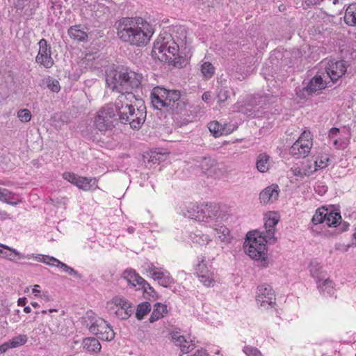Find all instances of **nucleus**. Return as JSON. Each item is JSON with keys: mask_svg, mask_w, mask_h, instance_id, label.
I'll list each match as a JSON object with an SVG mask.
<instances>
[{"mask_svg": "<svg viewBox=\"0 0 356 356\" xmlns=\"http://www.w3.org/2000/svg\"><path fill=\"white\" fill-rule=\"evenodd\" d=\"M312 221L314 225L325 223L328 227H338V233L346 231L350 225L349 223L341 221L339 212L328 209L324 207L316 210Z\"/></svg>", "mask_w": 356, "mask_h": 356, "instance_id": "423d86ee", "label": "nucleus"}, {"mask_svg": "<svg viewBox=\"0 0 356 356\" xmlns=\"http://www.w3.org/2000/svg\"><path fill=\"white\" fill-rule=\"evenodd\" d=\"M59 268L62 269L63 272L67 273L76 278L81 279L82 277V275L76 270L63 262L59 263Z\"/></svg>", "mask_w": 356, "mask_h": 356, "instance_id": "4c0bfd02", "label": "nucleus"}, {"mask_svg": "<svg viewBox=\"0 0 356 356\" xmlns=\"http://www.w3.org/2000/svg\"><path fill=\"white\" fill-rule=\"evenodd\" d=\"M270 156L266 154H260L257 159L256 166L261 172H265L268 170Z\"/></svg>", "mask_w": 356, "mask_h": 356, "instance_id": "bb28decb", "label": "nucleus"}, {"mask_svg": "<svg viewBox=\"0 0 356 356\" xmlns=\"http://www.w3.org/2000/svg\"><path fill=\"white\" fill-rule=\"evenodd\" d=\"M204 259H205L204 257H202V260L200 261V263L197 266L196 270H197V273L198 275L200 274L209 273V270L208 266L206 265V264L204 263Z\"/></svg>", "mask_w": 356, "mask_h": 356, "instance_id": "de8ad7c7", "label": "nucleus"}, {"mask_svg": "<svg viewBox=\"0 0 356 356\" xmlns=\"http://www.w3.org/2000/svg\"><path fill=\"white\" fill-rule=\"evenodd\" d=\"M215 68L209 62H204L201 66V72L207 79H211L214 74Z\"/></svg>", "mask_w": 356, "mask_h": 356, "instance_id": "e433bc0d", "label": "nucleus"}, {"mask_svg": "<svg viewBox=\"0 0 356 356\" xmlns=\"http://www.w3.org/2000/svg\"><path fill=\"white\" fill-rule=\"evenodd\" d=\"M214 231L218 234V238L223 243H228L231 240L229 230L224 225L218 226L214 228Z\"/></svg>", "mask_w": 356, "mask_h": 356, "instance_id": "c85d7f7f", "label": "nucleus"}, {"mask_svg": "<svg viewBox=\"0 0 356 356\" xmlns=\"http://www.w3.org/2000/svg\"><path fill=\"white\" fill-rule=\"evenodd\" d=\"M344 21L348 26L356 27V3L348 6L345 12Z\"/></svg>", "mask_w": 356, "mask_h": 356, "instance_id": "5701e85b", "label": "nucleus"}, {"mask_svg": "<svg viewBox=\"0 0 356 356\" xmlns=\"http://www.w3.org/2000/svg\"><path fill=\"white\" fill-rule=\"evenodd\" d=\"M198 277H199L200 282L207 286H209L211 282L213 281L209 273L200 274L198 275Z\"/></svg>", "mask_w": 356, "mask_h": 356, "instance_id": "5fc2aeb1", "label": "nucleus"}, {"mask_svg": "<svg viewBox=\"0 0 356 356\" xmlns=\"http://www.w3.org/2000/svg\"><path fill=\"white\" fill-rule=\"evenodd\" d=\"M132 314L133 311L127 309H125V311H124L120 309H118L115 312V316L122 320H126L129 318Z\"/></svg>", "mask_w": 356, "mask_h": 356, "instance_id": "49530a36", "label": "nucleus"}, {"mask_svg": "<svg viewBox=\"0 0 356 356\" xmlns=\"http://www.w3.org/2000/svg\"><path fill=\"white\" fill-rule=\"evenodd\" d=\"M190 237L194 243H197L200 245H205L211 241L208 235L200 232L191 234Z\"/></svg>", "mask_w": 356, "mask_h": 356, "instance_id": "2f4dec72", "label": "nucleus"}, {"mask_svg": "<svg viewBox=\"0 0 356 356\" xmlns=\"http://www.w3.org/2000/svg\"><path fill=\"white\" fill-rule=\"evenodd\" d=\"M310 136V132H306V131H304L301 136L298 138V139H300L302 138V143L305 140H310L309 139H308V137H309Z\"/></svg>", "mask_w": 356, "mask_h": 356, "instance_id": "052dcab7", "label": "nucleus"}, {"mask_svg": "<svg viewBox=\"0 0 356 356\" xmlns=\"http://www.w3.org/2000/svg\"><path fill=\"white\" fill-rule=\"evenodd\" d=\"M202 214L204 219L201 221L209 222L211 220H217L221 218V212L220 207L216 204H210L202 205L200 214Z\"/></svg>", "mask_w": 356, "mask_h": 356, "instance_id": "2eb2a0df", "label": "nucleus"}, {"mask_svg": "<svg viewBox=\"0 0 356 356\" xmlns=\"http://www.w3.org/2000/svg\"><path fill=\"white\" fill-rule=\"evenodd\" d=\"M216 165V160L210 156H203L200 161V168L202 171L209 175H211L215 172Z\"/></svg>", "mask_w": 356, "mask_h": 356, "instance_id": "aec40b11", "label": "nucleus"}, {"mask_svg": "<svg viewBox=\"0 0 356 356\" xmlns=\"http://www.w3.org/2000/svg\"><path fill=\"white\" fill-rule=\"evenodd\" d=\"M113 303L118 309L125 311V309L133 311V304L127 299L121 297H115L112 299Z\"/></svg>", "mask_w": 356, "mask_h": 356, "instance_id": "7c9ffc66", "label": "nucleus"}, {"mask_svg": "<svg viewBox=\"0 0 356 356\" xmlns=\"http://www.w3.org/2000/svg\"><path fill=\"white\" fill-rule=\"evenodd\" d=\"M151 311V305L149 302H143L138 305L136 317L138 320H143L144 316Z\"/></svg>", "mask_w": 356, "mask_h": 356, "instance_id": "c756f323", "label": "nucleus"}, {"mask_svg": "<svg viewBox=\"0 0 356 356\" xmlns=\"http://www.w3.org/2000/svg\"><path fill=\"white\" fill-rule=\"evenodd\" d=\"M47 88L52 92H58L60 89V84H59V82L56 80V79H54L51 77H49L47 79Z\"/></svg>", "mask_w": 356, "mask_h": 356, "instance_id": "79ce46f5", "label": "nucleus"}, {"mask_svg": "<svg viewBox=\"0 0 356 356\" xmlns=\"http://www.w3.org/2000/svg\"><path fill=\"white\" fill-rule=\"evenodd\" d=\"M177 346L181 347V350L184 353H188L190 352L189 347H186V343H187L186 339L184 336H180L177 337V339L174 341Z\"/></svg>", "mask_w": 356, "mask_h": 356, "instance_id": "a19ab883", "label": "nucleus"}, {"mask_svg": "<svg viewBox=\"0 0 356 356\" xmlns=\"http://www.w3.org/2000/svg\"><path fill=\"white\" fill-rule=\"evenodd\" d=\"M154 49H156V46L154 47ZM159 53H161V57L159 58L161 61L172 64L177 66L179 63L180 57L178 55L179 47L175 42L168 44V43H162L158 47Z\"/></svg>", "mask_w": 356, "mask_h": 356, "instance_id": "1a4fd4ad", "label": "nucleus"}, {"mask_svg": "<svg viewBox=\"0 0 356 356\" xmlns=\"http://www.w3.org/2000/svg\"><path fill=\"white\" fill-rule=\"evenodd\" d=\"M0 247L4 250H6V251H4L1 249V252L0 254L1 257L8 259L11 261L16 262L17 259L30 258V255L25 256L24 254H21L17 250L10 248L8 245L0 243Z\"/></svg>", "mask_w": 356, "mask_h": 356, "instance_id": "f3484780", "label": "nucleus"}, {"mask_svg": "<svg viewBox=\"0 0 356 356\" xmlns=\"http://www.w3.org/2000/svg\"><path fill=\"white\" fill-rule=\"evenodd\" d=\"M168 92L169 90L164 88L160 86L154 88L151 94L152 104L154 107L157 109H162L163 103H164L165 99L167 98L166 95Z\"/></svg>", "mask_w": 356, "mask_h": 356, "instance_id": "dca6fc26", "label": "nucleus"}, {"mask_svg": "<svg viewBox=\"0 0 356 356\" xmlns=\"http://www.w3.org/2000/svg\"><path fill=\"white\" fill-rule=\"evenodd\" d=\"M60 321L57 318L52 319L51 322L48 323L49 330L51 334L58 332L59 331Z\"/></svg>", "mask_w": 356, "mask_h": 356, "instance_id": "603ef678", "label": "nucleus"}, {"mask_svg": "<svg viewBox=\"0 0 356 356\" xmlns=\"http://www.w3.org/2000/svg\"><path fill=\"white\" fill-rule=\"evenodd\" d=\"M152 277L154 280H157L159 284L163 287H168L170 284L174 283L173 278L170 275L168 272L154 271L152 274Z\"/></svg>", "mask_w": 356, "mask_h": 356, "instance_id": "412c9836", "label": "nucleus"}, {"mask_svg": "<svg viewBox=\"0 0 356 356\" xmlns=\"http://www.w3.org/2000/svg\"><path fill=\"white\" fill-rule=\"evenodd\" d=\"M307 6H314L321 3L323 0H304Z\"/></svg>", "mask_w": 356, "mask_h": 356, "instance_id": "bf43d9fd", "label": "nucleus"}, {"mask_svg": "<svg viewBox=\"0 0 356 356\" xmlns=\"http://www.w3.org/2000/svg\"><path fill=\"white\" fill-rule=\"evenodd\" d=\"M302 141V138L298 139L289 149L290 154L295 159L305 158L310 152L312 146V140H305L303 143Z\"/></svg>", "mask_w": 356, "mask_h": 356, "instance_id": "ddd939ff", "label": "nucleus"}, {"mask_svg": "<svg viewBox=\"0 0 356 356\" xmlns=\"http://www.w3.org/2000/svg\"><path fill=\"white\" fill-rule=\"evenodd\" d=\"M123 277L133 286L138 285L142 287L146 281L132 269L125 270L123 272Z\"/></svg>", "mask_w": 356, "mask_h": 356, "instance_id": "6ab92c4d", "label": "nucleus"}, {"mask_svg": "<svg viewBox=\"0 0 356 356\" xmlns=\"http://www.w3.org/2000/svg\"><path fill=\"white\" fill-rule=\"evenodd\" d=\"M24 312L25 313L29 314V313H30L31 312V307L29 306H26V307H24Z\"/></svg>", "mask_w": 356, "mask_h": 356, "instance_id": "774afa93", "label": "nucleus"}, {"mask_svg": "<svg viewBox=\"0 0 356 356\" xmlns=\"http://www.w3.org/2000/svg\"><path fill=\"white\" fill-rule=\"evenodd\" d=\"M119 110V103L109 104L99 109L95 120L96 129L106 132L118 125L120 122Z\"/></svg>", "mask_w": 356, "mask_h": 356, "instance_id": "39448f33", "label": "nucleus"}, {"mask_svg": "<svg viewBox=\"0 0 356 356\" xmlns=\"http://www.w3.org/2000/svg\"><path fill=\"white\" fill-rule=\"evenodd\" d=\"M202 210V205L200 207L193 203H190L187 207V213L185 215L189 218L194 219L195 220L201 221L204 219L202 214H200Z\"/></svg>", "mask_w": 356, "mask_h": 356, "instance_id": "393cba45", "label": "nucleus"}, {"mask_svg": "<svg viewBox=\"0 0 356 356\" xmlns=\"http://www.w3.org/2000/svg\"><path fill=\"white\" fill-rule=\"evenodd\" d=\"M229 97V91L225 88H220L218 90L217 98L218 102H224Z\"/></svg>", "mask_w": 356, "mask_h": 356, "instance_id": "a18cd8bd", "label": "nucleus"}, {"mask_svg": "<svg viewBox=\"0 0 356 356\" xmlns=\"http://www.w3.org/2000/svg\"><path fill=\"white\" fill-rule=\"evenodd\" d=\"M339 133V129L338 128H336V127L332 128L329 131V137L330 138H334Z\"/></svg>", "mask_w": 356, "mask_h": 356, "instance_id": "13d9d810", "label": "nucleus"}, {"mask_svg": "<svg viewBox=\"0 0 356 356\" xmlns=\"http://www.w3.org/2000/svg\"><path fill=\"white\" fill-rule=\"evenodd\" d=\"M243 351L247 356H262L260 350L255 347L246 346L243 348Z\"/></svg>", "mask_w": 356, "mask_h": 356, "instance_id": "c03bdc74", "label": "nucleus"}, {"mask_svg": "<svg viewBox=\"0 0 356 356\" xmlns=\"http://www.w3.org/2000/svg\"><path fill=\"white\" fill-rule=\"evenodd\" d=\"M163 155L156 152H147L143 155L144 162L148 163H152L153 164L159 163L162 159Z\"/></svg>", "mask_w": 356, "mask_h": 356, "instance_id": "72a5a7b5", "label": "nucleus"}, {"mask_svg": "<svg viewBox=\"0 0 356 356\" xmlns=\"http://www.w3.org/2000/svg\"><path fill=\"white\" fill-rule=\"evenodd\" d=\"M46 256H47V255H44V257H42V262L45 263V264H48V265H54V264H51V263L49 262V261H48V259H44V258H46Z\"/></svg>", "mask_w": 356, "mask_h": 356, "instance_id": "338daca9", "label": "nucleus"}, {"mask_svg": "<svg viewBox=\"0 0 356 356\" xmlns=\"http://www.w3.org/2000/svg\"><path fill=\"white\" fill-rule=\"evenodd\" d=\"M96 184L95 179H88L87 177H79L76 185L79 188L84 191H89Z\"/></svg>", "mask_w": 356, "mask_h": 356, "instance_id": "cd10ccee", "label": "nucleus"}, {"mask_svg": "<svg viewBox=\"0 0 356 356\" xmlns=\"http://www.w3.org/2000/svg\"><path fill=\"white\" fill-rule=\"evenodd\" d=\"M142 75L133 71H128L120 67L111 69L106 72V82L108 86L113 90H115L121 95L118 97L115 103L125 105L124 100L132 103V100L136 99L132 90L138 88L141 84Z\"/></svg>", "mask_w": 356, "mask_h": 356, "instance_id": "f257e3e1", "label": "nucleus"}, {"mask_svg": "<svg viewBox=\"0 0 356 356\" xmlns=\"http://www.w3.org/2000/svg\"><path fill=\"white\" fill-rule=\"evenodd\" d=\"M28 337L25 334H19L13 337L8 342H6L8 346V348H17L26 343Z\"/></svg>", "mask_w": 356, "mask_h": 356, "instance_id": "473e14b6", "label": "nucleus"}, {"mask_svg": "<svg viewBox=\"0 0 356 356\" xmlns=\"http://www.w3.org/2000/svg\"><path fill=\"white\" fill-rule=\"evenodd\" d=\"M171 334L173 341H175V339H177V337L181 336L179 332H172Z\"/></svg>", "mask_w": 356, "mask_h": 356, "instance_id": "69168bd1", "label": "nucleus"}, {"mask_svg": "<svg viewBox=\"0 0 356 356\" xmlns=\"http://www.w3.org/2000/svg\"><path fill=\"white\" fill-rule=\"evenodd\" d=\"M328 85V81L324 76V74H317L312 77L307 83V86H305L298 96L305 98L304 92H306L309 95H313L319 90L325 88Z\"/></svg>", "mask_w": 356, "mask_h": 356, "instance_id": "9d476101", "label": "nucleus"}, {"mask_svg": "<svg viewBox=\"0 0 356 356\" xmlns=\"http://www.w3.org/2000/svg\"><path fill=\"white\" fill-rule=\"evenodd\" d=\"M275 229H266L264 236L257 231L250 232L247 234L244 243L245 252L255 260H265L267 248L266 243L271 239L275 241Z\"/></svg>", "mask_w": 356, "mask_h": 356, "instance_id": "7ed1b4c3", "label": "nucleus"}, {"mask_svg": "<svg viewBox=\"0 0 356 356\" xmlns=\"http://www.w3.org/2000/svg\"><path fill=\"white\" fill-rule=\"evenodd\" d=\"M17 118L23 122H28L31 119V111L26 108L20 109L17 112Z\"/></svg>", "mask_w": 356, "mask_h": 356, "instance_id": "ea45409f", "label": "nucleus"}, {"mask_svg": "<svg viewBox=\"0 0 356 356\" xmlns=\"http://www.w3.org/2000/svg\"><path fill=\"white\" fill-rule=\"evenodd\" d=\"M167 306L166 305L161 304L160 302H157L154 305V308L153 312H152L149 321L150 323H154L157 320L160 319L163 316L164 313H167Z\"/></svg>", "mask_w": 356, "mask_h": 356, "instance_id": "b1692460", "label": "nucleus"}, {"mask_svg": "<svg viewBox=\"0 0 356 356\" xmlns=\"http://www.w3.org/2000/svg\"><path fill=\"white\" fill-rule=\"evenodd\" d=\"M140 289H143L144 293H147L149 297L154 299L158 298L159 296L156 291L147 281L145 282L144 284Z\"/></svg>", "mask_w": 356, "mask_h": 356, "instance_id": "58836bf2", "label": "nucleus"}, {"mask_svg": "<svg viewBox=\"0 0 356 356\" xmlns=\"http://www.w3.org/2000/svg\"><path fill=\"white\" fill-rule=\"evenodd\" d=\"M321 268L320 264L316 261H312L310 263L309 271L312 277H318V271Z\"/></svg>", "mask_w": 356, "mask_h": 356, "instance_id": "3c124183", "label": "nucleus"}, {"mask_svg": "<svg viewBox=\"0 0 356 356\" xmlns=\"http://www.w3.org/2000/svg\"><path fill=\"white\" fill-rule=\"evenodd\" d=\"M208 128L215 137L222 136L225 131V129L222 127V124L217 121L209 122Z\"/></svg>", "mask_w": 356, "mask_h": 356, "instance_id": "c9c22d12", "label": "nucleus"}, {"mask_svg": "<svg viewBox=\"0 0 356 356\" xmlns=\"http://www.w3.org/2000/svg\"><path fill=\"white\" fill-rule=\"evenodd\" d=\"M138 108L136 110L134 106L129 104L127 102L125 105L119 104L120 113L119 119L122 124H129L133 129H139L144 123L147 111L146 106L144 103L140 100L138 102Z\"/></svg>", "mask_w": 356, "mask_h": 356, "instance_id": "20e7f679", "label": "nucleus"}, {"mask_svg": "<svg viewBox=\"0 0 356 356\" xmlns=\"http://www.w3.org/2000/svg\"><path fill=\"white\" fill-rule=\"evenodd\" d=\"M10 194V193L6 188H0V200L5 201L9 203V200L8 199V196Z\"/></svg>", "mask_w": 356, "mask_h": 356, "instance_id": "6e6d98bb", "label": "nucleus"}, {"mask_svg": "<svg viewBox=\"0 0 356 356\" xmlns=\"http://www.w3.org/2000/svg\"><path fill=\"white\" fill-rule=\"evenodd\" d=\"M17 302H18L19 306L23 307L26 303V298H19Z\"/></svg>", "mask_w": 356, "mask_h": 356, "instance_id": "0e129e2a", "label": "nucleus"}, {"mask_svg": "<svg viewBox=\"0 0 356 356\" xmlns=\"http://www.w3.org/2000/svg\"><path fill=\"white\" fill-rule=\"evenodd\" d=\"M279 219L276 217V216H270L264 224L266 229H275V227L278 223Z\"/></svg>", "mask_w": 356, "mask_h": 356, "instance_id": "8fccbe9b", "label": "nucleus"}, {"mask_svg": "<svg viewBox=\"0 0 356 356\" xmlns=\"http://www.w3.org/2000/svg\"><path fill=\"white\" fill-rule=\"evenodd\" d=\"M45 259H48L51 264H54V266H56V267L59 268V263H62V261H59L56 258L51 256H46Z\"/></svg>", "mask_w": 356, "mask_h": 356, "instance_id": "4d7b16f0", "label": "nucleus"}, {"mask_svg": "<svg viewBox=\"0 0 356 356\" xmlns=\"http://www.w3.org/2000/svg\"><path fill=\"white\" fill-rule=\"evenodd\" d=\"M277 188V186L272 185L263 190L259 194L261 202L267 204L276 200L279 195Z\"/></svg>", "mask_w": 356, "mask_h": 356, "instance_id": "a211bd4d", "label": "nucleus"}, {"mask_svg": "<svg viewBox=\"0 0 356 356\" xmlns=\"http://www.w3.org/2000/svg\"><path fill=\"white\" fill-rule=\"evenodd\" d=\"M82 345L83 348L89 352H99L101 350V344L99 341L94 337L86 338L83 340Z\"/></svg>", "mask_w": 356, "mask_h": 356, "instance_id": "a878e982", "label": "nucleus"}, {"mask_svg": "<svg viewBox=\"0 0 356 356\" xmlns=\"http://www.w3.org/2000/svg\"><path fill=\"white\" fill-rule=\"evenodd\" d=\"M317 170V168H316L314 170H311L310 168L309 169L306 168H296L293 170V175L295 176L298 177H303V176H309L311 174H312L314 172H316Z\"/></svg>", "mask_w": 356, "mask_h": 356, "instance_id": "37998d69", "label": "nucleus"}, {"mask_svg": "<svg viewBox=\"0 0 356 356\" xmlns=\"http://www.w3.org/2000/svg\"><path fill=\"white\" fill-rule=\"evenodd\" d=\"M8 349L7 343H4L0 346V354L5 353Z\"/></svg>", "mask_w": 356, "mask_h": 356, "instance_id": "680f3d73", "label": "nucleus"}, {"mask_svg": "<svg viewBox=\"0 0 356 356\" xmlns=\"http://www.w3.org/2000/svg\"><path fill=\"white\" fill-rule=\"evenodd\" d=\"M163 103V109L172 115L181 114L186 111V102L181 98V93L177 90H169Z\"/></svg>", "mask_w": 356, "mask_h": 356, "instance_id": "6e6552de", "label": "nucleus"}, {"mask_svg": "<svg viewBox=\"0 0 356 356\" xmlns=\"http://www.w3.org/2000/svg\"><path fill=\"white\" fill-rule=\"evenodd\" d=\"M39 51L35 58V61L46 68H50L54 65V60L51 56V47L47 44L45 39L39 41Z\"/></svg>", "mask_w": 356, "mask_h": 356, "instance_id": "9b49d317", "label": "nucleus"}, {"mask_svg": "<svg viewBox=\"0 0 356 356\" xmlns=\"http://www.w3.org/2000/svg\"><path fill=\"white\" fill-rule=\"evenodd\" d=\"M329 161H330V159L327 156H322L319 161H318V160L314 161V165H315L314 169L316 168L317 170H318V169H322V168L327 167V162H329Z\"/></svg>", "mask_w": 356, "mask_h": 356, "instance_id": "09e8293b", "label": "nucleus"}, {"mask_svg": "<svg viewBox=\"0 0 356 356\" xmlns=\"http://www.w3.org/2000/svg\"><path fill=\"white\" fill-rule=\"evenodd\" d=\"M119 38L131 45L145 46L154 33L151 25L142 17H123L118 23Z\"/></svg>", "mask_w": 356, "mask_h": 356, "instance_id": "f03ea898", "label": "nucleus"}, {"mask_svg": "<svg viewBox=\"0 0 356 356\" xmlns=\"http://www.w3.org/2000/svg\"><path fill=\"white\" fill-rule=\"evenodd\" d=\"M326 73L324 76L327 80L330 79L333 83L337 81L346 72V67L343 60L332 62L329 66L325 68Z\"/></svg>", "mask_w": 356, "mask_h": 356, "instance_id": "f8f14e48", "label": "nucleus"}, {"mask_svg": "<svg viewBox=\"0 0 356 356\" xmlns=\"http://www.w3.org/2000/svg\"><path fill=\"white\" fill-rule=\"evenodd\" d=\"M86 314L90 325L87 323V321H85V323H86L85 325L92 334L106 341L114 339L115 332L106 321L101 318H95L93 317L92 311L87 312Z\"/></svg>", "mask_w": 356, "mask_h": 356, "instance_id": "0eeeda50", "label": "nucleus"}, {"mask_svg": "<svg viewBox=\"0 0 356 356\" xmlns=\"http://www.w3.org/2000/svg\"><path fill=\"white\" fill-rule=\"evenodd\" d=\"M68 34L71 38L77 41H86L88 34L81 27L80 25L71 26L68 29Z\"/></svg>", "mask_w": 356, "mask_h": 356, "instance_id": "4be33fe9", "label": "nucleus"}, {"mask_svg": "<svg viewBox=\"0 0 356 356\" xmlns=\"http://www.w3.org/2000/svg\"><path fill=\"white\" fill-rule=\"evenodd\" d=\"M334 283L330 279L325 280L323 282L318 281V288L321 291H326L327 294L332 295L334 293Z\"/></svg>", "mask_w": 356, "mask_h": 356, "instance_id": "f704fd0d", "label": "nucleus"}, {"mask_svg": "<svg viewBox=\"0 0 356 356\" xmlns=\"http://www.w3.org/2000/svg\"><path fill=\"white\" fill-rule=\"evenodd\" d=\"M79 176L76 175L74 173L71 172H64L63 175V177L70 181V183L76 185V182L77 181Z\"/></svg>", "mask_w": 356, "mask_h": 356, "instance_id": "864d4df0", "label": "nucleus"}, {"mask_svg": "<svg viewBox=\"0 0 356 356\" xmlns=\"http://www.w3.org/2000/svg\"><path fill=\"white\" fill-rule=\"evenodd\" d=\"M211 95L209 92H205L202 94V99L204 102H207L209 98Z\"/></svg>", "mask_w": 356, "mask_h": 356, "instance_id": "e2e57ef3", "label": "nucleus"}, {"mask_svg": "<svg viewBox=\"0 0 356 356\" xmlns=\"http://www.w3.org/2000/svg\"><path fill=\"white\" fill-rule=\"evenodd\" d=\"M257 301L260 302L261 306H265L266 304L272 305L275 302L274 292L270 285L262 284L257 288Z\"/></svg>", "mask_w": 356, "mask_h": 356, "instance_id": "4468645a", "label": "nucleus"}]
</instances>
